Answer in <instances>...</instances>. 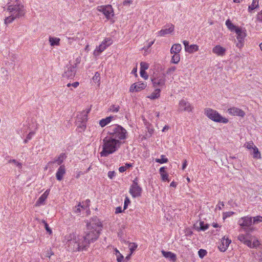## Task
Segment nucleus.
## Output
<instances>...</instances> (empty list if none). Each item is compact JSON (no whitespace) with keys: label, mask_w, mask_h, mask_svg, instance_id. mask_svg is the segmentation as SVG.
<instances>
[{"label":"nucleus","mask_w":262,"mask_h":262,"mask_svg":"<svg viewBox=\"0 0 262 262\" xmlns=\"http://www.w3.org/2000/svg\"><path fill=\"white\" fill-rule=\"evenodd\" d=\"M140 75L142 77L144 78L145 79H147L148 77V75L145 72V71L140 70Z\"/></svg>","instance_id":"09e8293b"},{"label":"nucleus","mask_w":262,"mask_h":262,"mask_svg":"<svg viewBox=\"0 0 262 262\" xmlns=\"http://www.w3.org/2000/svg\"><path fill=\"white\" fill-rule=\"evenodd\" d=\"M258 1L259 0H253L252 4L249 6V10H254L258 6Z\"/></svg>","instance_id":"f704fd0d"},{"label":"nucleus","mask_w":262,"mask_h":262,"mask_svg":"<svg viewBox=\"0 0 262 262\" xmlns=\"http://www.w3.org/2000/svg\"><path fill=\"white\" fill-rule=\"evenodd\" d=\"M180 60V57L179 54H173V55L171 57L170 62L173 63H178Z\"/></svg>","instance_id":"7c9ffc66"},{"label":"nucleus","mask_w":262,"mask_h":262,"mask_svg":"<svg viewBox=\"0 0 262 262\" xmlns=\"http://www.w3.org/2000/svg\"><path fill=\"white\" fill-rule=\"evenodd\" d=\"M183 44L185 46V51L187 52L192 53L193 51H196L198 50V46L197 45H189V42L188 41H183Z\"/></svg>","instance_id":"6ab92c4d"},{"label":"nucleus","mask_w":262,"mask_h":262,"mask_svg":"<svg viewBox=\"0 0 262 262\" xmlns=\"http://www.w3.org/2000/svg\"><path fill=\"white\" fill-rule=\"evenodd\" d=\"M9 163H13L15 166L17 167L19 169L22 167V164L16 160H10L8 162Z\"/></svg>","instance_id":"c9c22d12"},{"label":"nucleus","mask_w":262,"mask_h":262,"mask_svg":"<svg viewBox=\"0 0 262 262\" xmlns=\"http://www.w3.org/2000/svg\"><path fill=\"white\" fill-rule=\"evenodd\" d=\"M179 109L181 111L187 112H190L192 110L190 103L184 99H182L180 101Z\"/></svg>","instance_id":"2eb2a0df"},{"label":"nucleus","mask_w":262,"mask_h":262,"mask_svg":"<svg viewBox=\"0 0 262 262\" xmlns=\"http://www.w3.org/2000/svg\"><path fill=\"white\" fill-rule=\"evenodd\" d=\"M257 19L259 21L262 22V10L257 14Z\"/></svg>","instance_id":"5fc2aeb1"},{"label":"nucleus","mask_w":262,"mask_h":262,"mask_svg":"<svg viewBox=\"0 0 262 262\" xmlns=\"http://www.w3.org/2000/svg\"><path fill=\"white\" fill-rule=\"evenodd\" d=\"M146 87V83L143 82H138L133 84L129 89L130 92H139L144 90Z\"/></svg>","instance_id":"4468645a"},{"label":"nucleus","mask_w":262,"mask_h":262,"mask_svg":"<svg viewBox=\"0 0 262 262\" xmlns=\"http://www.w3.org/2000/svg\"><path fill=\"white\" fill-rule=\"evenodd\" d=\"M102 224L97 218L93 219L87 224V229L83 239L78 244L79 248L85 249L91 242H94L99 236L102 230Z\"/></svg>","instance_id":"f257e3e1"},{"label":"nucleus","mask_w":262,"mask_h":262,"mask_svg":"<svg viewBox=\"0 0 262 262\" xmlns=\"http://www.w3.org/2000/svg\"><path fill=\"white\" fill-rule=\"evenodd\" d=\"M67 156L64 153H61L58 157L54 159V160L52 161H50L48 163V165H52L55 163H57V164L59 165H61L62 163L63 162V160L66 159Z\"/></svg>","instance_id":"aec40b11"},{"label":"nucleus","mask_w":262,"mask_h":262,"mask_svg":"<svg viewBox=\"0 0 262 262\" xmlns=\"http://www.w3.org/2000/svg\"><path fill=\"white\" fill-rule=\"evenodd\" d=\"M260 222H262V216L258 215L253 217L252 220V224H257Z\"/></svg>","instance_id":"e433bc0d"},{"label":"nucleus","mask_w":262,"mask_h":262,"mask_svg":"<svg viewBox=\"0 0 262 262\" xmlns=\"http://www.w3.org/2000/svg\"><path fill=\"white\" fill-rule=\"evenodd\" d=\"M221 244L219 246V249L221 252H225L227 249L231 241L224 236L221 241Z\"/></svg>","instance_id":"dca6fc26"},{"label":"nucleus","mask_w":262,"mask_h":262,"mask_svg":"<svg viewBox=\"0 0 262 262\" xmlns=\"http://www.w3.org/2000/svg\"><path fill=\"white\" fill-rule=\"evenodd\" d=\"M204 114L214 122L223 123H227L228 122V119L223 117L216 111L211 108H205Z\"/></svg>","instance_id":"39448f33"},{"label":"nucleus","mask_w":262,"mask_h":262,"mask_svg":"<svg viewBox=\"0 0 262 262\" xmlns=\"http://www.w3.org/2000/svg\"><path fill=\"white\" fill-rule=\"evenodd\" d=\"M161 159H156L155 161L161 164L167 163L168 161V159L165 158V156L161 155Z\"/></svg>","instance_id":"72a5a7b5"},{"label":"nucleus","mask_w":262,"mask_h":262,"mask_svg":"<svg viewBox=\"0 0 262 262\" xmlns=\"http://www.w3.org/2000/svg\"><path fill=\"white\" fill-rule=\"evenodd\" d=\"M209 227V225L207 224H204V222L201 221L200 222V230L205 231Z\"/></svg>","instance_id":"4c0bfd02"},{"label":"nucleus","mask_w":262,"mask_h":262,"mask_svg":"<svg viewBox=\"0 0 262 262\" xmlns=\"http://www.w3.org/2000/svg\"><path fill=\"white\" fill-rule=\"evenodd\" d=\"M129 247L130 252V254H132V253L135 251V250L137 248V245H136L134 243H130L129 245Z\"/></svg>","instance_id":"58836bf2"},{"label":"nucleus","mask_w":262,"mask_h":262,"mask_svg":"<svg viewBox=\"0 0 262 262\" xmlns=\"http://www.w3.org/2000/svg\"><path fill=\"white\" fill-rule=\"evenodd\" d=\"M93 79L95 82H99L100 79V74L98 72H96Z\"/></svg>","instance_id":"c03bdc74"},{"label":"nucleus","mask_w":262,"mask_h":262,"mask_svg":"<svg viewBox=\"0 0 262 262\" xmlns=\"http://www.w3.org/2000/svg\"><path fill=\"white\" fill-rule=\"evenodd\" d=\"M161 90L160 89H156L147 98L150 99H155L158 98L160 96Z\"/></svg>","instance_id":"a878e982"},{"label":"nucleus","mask_w":262,"mask_h":262,"mask_svg":"<svg viewBox=\"0 0 262 262\" xmlns=\"http://www.w3.org/2000/svg\"><path fill=\"white\" fill-rule=\"evenodd\" d=\"M66 173V168L64 165H60L58 168L56 173V177L57 180L61 181L62 180L63 176Z\"/></svg>","instance_id":"412c9836"},{"label":"nucleus","mask_w":262,"mask_h":262,"mask_svg":"<svg viewBox=\"0 0 262 262\" xmlns=\"http://www.w3.org/2000/svg\"><path fill=\"white\" fill-rule=\"evenodd\" d=\"M249 235V233L247 234H241L238 236L237 239L248 247H251V240L247 238Z\"/></svg>","instance_id":"a211bd4d"},{"label":"nucleus","mask_w":262,"mask_h":262,"mask_svg":"<svg viewBox=\"0 0 262 262\" xmlns=\"http://www.w3.org/2000/svg\"><path fill=\"white\" fill-rule=\"evenodd\" d=\"M60 38L57 37H50L49 41L51 46H59Z\"/></svg>","instance_id":"bb28decb"},{"label":"nucleus","mask_w":262,"mask_h":262,"mask_svg":"<svg viewBox=\"0 0 262 262\" xmlns=\"http://www.w3.org/2000/svg\"><path fill=\"white\" fill-rule=\"evenodd\" d=\"M165 169L166 168L164 167H162L160 168L159 171L161 175L162 174V173H166Z\"/></svg>","instance_id":"69168bd1"},{"label":"nucleus","mask_w":262,"mask_h":262,"mask_svg":"<svg viewBox=\"0 0 262 262\" xmlns=\"http://www.w3.org/2000/svg\"><path fill=\"white\" fill-rule=\"evenodd\" d=\"M199 255L201 258L204 257L207 254V251L204 249H200L199 252Z\"/></svg>","instance_id":"a18cd8bd"},{"label":"nucleus","mask_w":262,"mask_h":262,"mask_svg":"<svg viewBox=\"0 0 262 262\" xmlns=\"http://www.w3.org/2000/svg\"><path fill=\"white\" fill-rule=\"evenodd\" d=\"M35 134V133L33 132H31L29 133V134L27 136V139L31 140L33 137V136Z\"/></svg>","instance_id":"13d9d810"},{"label":"nucleus","mask_w":262,"mask_h":262,"mask_svg":"<svg viewBox=\"0 0 262 262\" xmlns=\"http://www.w3.org/2000/svg\"><path fill=\"white\" fill-rule=\"evenodd\" d=\"M79 84V83L78 82H75L73 83H72V86L75 88H77Z\"/></svg>","instance_id":"338daca9"},{"label":"nucleus","mask_w":262,"mask_h":262,"mask_svg":"<svg viewBox=\"0 0 262 262\" xmlns=\"http://www.w3.org/2000/svg\"><path fill=\"white\" fill-rule=\"evenodd\" d=\"M226 52V49L221 46L220 45H216L212 49V52L219 56H224Z\"/></svg>","instance_id":"f3484780"},{"label":"nucleus","mask_w":262,"mask_h":262,"mask_svg":"<svg viewBox=\"0 0 262 262\" xmlns=\"http://www.w3.org/2000/svg\"><path fill=\"white\" fill-rule=\"evenodd\" d=\"M120 107L119 105H112L110 106L109 110L112 112H118Z\"/></svg>","instance_id":"ea45409f"},{"label":"nucleus","mask_w":262,"mask_h":262,"mask_svg":"<svg viewBox=\"0 0 262 262\" xmlns=\"http://www.w3.org/2000/svg\"><path fill=\"white\" fill-rule=\"evenodd\" d=\"M116 173L114 171H110L108 172V177L111 179H112L115 176Z\"/></svg>","instance_id":"603ef678"},{"label":"nucleus","mask_w":262,"mask_h":262,"mask_svg":"<svg viewBox=\"0 0 262 262\" xmlns=\"http://www.w3.org/2000/svg\"><path fill=\"white\" fill-rule=\"evenodd\" d=\"M259 242L257 239H255L253 241V242H251V247H249V248H256L259 245Z\"/></svg>","instance_id":"49530a36"},{"label":"nucleus","mask_w":262,"mask_h":262,"mask_svg":"<svg viewBox=\"0 0 262 262\" xmlns=\"http://www.w3.org/2000/svg\"><path fill=\"white\" fill-rule=\"evenodd\" d=\"M46 198L43 194L39 198L36 202V206H40L43 204L45 201L47 199Z\"/></svg>","instance_id":"473e14b6"},{"label":"nucleus","mask_w":262,"mask_h":262,"mask_svg":"<svg viewBox=\"0 0 262 262\" xmlns=\"http://www.w3.org/2000/svg\"><path fill=\"white\" fill-rule=\"evenodd\" d=\"M54 255V253L51 251V250H50L47 251V257H48L49 258H50L52 255Z\"/></svg>","instance_id":"e2e57ef3"},{"label":"nucleus","mask_w":262,"mask_h":262,"mask_svg":"<svg viewBox=\"0 0 262 262\" xmlns=\"http://www.w3.org/2000/svg\"><path fill=\"white\" fill-rule=\"evenodd\" d=\"M235 32L237 34V40L239 42H242L246 36V33L239 28L236 29Z\"/></svg>","instance_id":"b1692460"},{"label":"nucleus","mask_w":262,"mask_h":262,"mask_svg":"<svg viewBox=\"0 0 262 262\" xmlns=\"http://www.w3.org/2000/svg\"><path fill=\"white\" fill-rule=\"evenodd\" d=\"M123 256L121 255V254L119 253V255H117V261L118 262H122L123 259Z\"/></svg>","instance_id":"4d7b16f0"},{"label":"nucleus","mask_w":262,"mask_h":262,"mask_svg":"<svg viewBox=\"0 0 262 262\" xmlns=\"http://www.w3.org/2000/svg\"><path fill=\"white\" fill-rule=\"evenodd\" d=\"M224 206V204L223 202H219L216 208H218L219 210H221L222 209V207H223Z\"/></svg>","instance_id":"680f3d73"},{"label":"nucleus","mask_w":262,"mask_h":262,"mask_svg":"<svg viewBox=\"0 0 262 262\" xmlns=\"http://www.w3.org/2000/svg\"><path fill=\"white\" fill-rule=\"evenodd\" d=\"M161 252L163 256H164L165 257L169 258L170 260L172 261L173 262L176 261L177 257L175 254L171 252H166L164 250H162Z\"/></svg>","instance_id":"4be33fe9"},{"label":"nucleus","mask_w":262,"mask_h":262,"mask_svg":"<svg viewBox=\"0 0 262 262\" xmlns=\"http://www.w3.org/2000/svg\"><path fill=\"white\" fill-rule=\"evenodd\" d=\"M122 212V208L121 207H117L115 210L116 213H119Z\"/></svg>","instance_id":"0e129e2a"},{"label":"nucleus","mask_w":262,"mask_h":262,"mask_svg":"<svg viewBox=\"0 0 262 262\" xmlns=\"http://www.w3.org/2000/svg\"><path fill=\"white\" fill-rule=\"evenodd\" d=\"M238 224L246 232H250L254 230V228L251 227L252 224V217L246 216L241 217L238 221Z\"/></svg>","instance_id":"0eeeda50"},{"label":"nucleus","mask_w":262,"mask_h":262,"mask_svg":"<svg viewBox=\"0 0 262 262\" xmlns=\"http://www.w3.org/2000/svg\"><path fill=\"white\" fill-rule=\"evenodd\" d=\"M107 47L106 46L105 42H104L103 41L101 44L99 45V47H97L94 51V55L96 56L99 55V54L102 52Z\"/></svg>","instance_id":"5701e85b"},{"label":"nucleus","mask_w":262,"mask_h":262,"mask_svg":"<svg viewBox=\"0 0 262 262\" xmlns=\"http://www.w3.org/2000/svg\"><path fill=\"white\" fill-rule=\"evenodd\" d=\"M113 118V117H107L105 119H103L101 120L99 122V124L101 127H104L105 125H106L107 124H108L112 119Z\"/></svg>","instance_id":"cd10ccee"},{"label":"nucleus","mask_w":262,"mask_h":262,"mask_svg":"<svg viewBox=\"0 0 262 262\" xmlns=\"http://www.w3.org/2000/svg\"><path fill=\"white\" fill-rule=\"evenodd\" d=\"M84 208V206L79 203L77 206H76L74 208H73V211L75 213L79 215L81 210L83 209Z\"/></svg>","instance_id":"c756f323"},{"label":"nucleus","mask_w":262,"mask_h":262,"mask_svg":"<svg viewBox=\"0 0 262 262\" xmlns=\"http://www.w3.org/2000/svg\"><path fill=\"white\" fill-rule=\"evenodd\" d=\"M176 70V67H171L168 69L167 70V74H170L171 73L174 72Z\"/></svg>","instance_id":"3c124183"},{"label":"nucleus","mask_w":262,"mask_h":262,"mask_svg":"<svg viewBox=\"0 0 262 262\" xmlns=\"http://www.w3.org/2000/svg\"><path fill=\"white\" fill-rule=\"evenodd\" d=\"M88 113L89 111H83L77 114L76 125L78 132H83L85 129Z\"/></svg>","instance_id":"423d86ee"},{"label":"nucleus","mask_w":262,"mask_h":262,"mask_svg":"<svg viewBox=\"0 0 262 262\" xmlns=\"http://www.w3.org/2000/svg\"><path fill=\"white\" fill-rule=\"evenodd\" d=\"M97 10L102 12L107 19H111V17L114 15V10L110 5L98 6Z\"/></svg>","instance_id":"1a4fd4ad"},{"label":"nucleus","mask_w":262,"mask_h":262,"mask_svg":"<svg viewBox=\"0 0 262 262\" xmlns=\"http://www.w3.org/2000/svg\"><path fill=\"white\" fill-rule=\"evenodd\" d=\"M133 2L132 1H130V0H126V1H124L123 3V5L124 6H127V5H130V4H132Z\"/></svg>","instance_id":"bf43d9fd"},{"label":"nucleus","mask_w":262,"mask_h":262,"mask_svg":"<svg viewBox=\"0 0 262 262\" xmlns=\"http://www.w3.org/2000/svg\"><path fill=\"white\" fill-rule=\"evenodd\" d=\"M122 141L107 136L103 139L102 150L100 152L101 157H107L116 151L120 148Z\"/></svg>","instance_id":"f03ea898"},{"label":"nucleus","mask_w":262,"mask_h":262,"mask_svg":"<svg viewBox=\"0 0 262 262\" xmlns=\"http://www.w3.org/2000/svg\"><path fill=\"white\" fill-rule=\"evenodd\" d=\"M151 79L155 88L162 87L165 85L166 79L163 74H154Z\"/></svg>","instance_id":"6e6552de"},{"label":"nucleus","mask_w":262,"mask_h":262,"mask_svg":"<svg viewBox=\"0 0 262 262\" xmlns=\"http://www.w3.org/2000/svg\"><path fill=\"white\" fill-rule=\"evenodd\" d=\"M140 66H141L140 70L145 71L149 67L148 64L146 62H141L140 63Z\"/></svg>","instance_id":"37998d69"},{"label":"nucleus","mask_w":262,"mask_h":262,"mask_svg":"<svg viewBox=\"0 0 262 262\" xmlns=\"http://www.w3.org/2000/svg\"><path fill=\"white\" fill-rule=\"evenodd\" d=\"M137 180V178L134 180L129 189V193L134 198L140 196L142 191V188L138 185Z\"/></svg>","instance_id":"9d476101"},{"label":"nucleus","mask_w":262,"mask_h":262,"mask_svg":"<svg viewBox=\"0 0 262 262\" xmlns=\"http://www.w3.org/2000/svg\"><path fill=\"white\" fill-rule=\"evenodd\" d=\"M162 180L163 181H168L169 182V180L168 179V175L166 173H162V174L161 175Z\"/></svg>","instance_id":"de8ad7c7"},{"label":"nucleus","mask_w":262,"mask_h":262,"mask_svg":"<svg viewBox=\"0 0 262 262\" xmlns=\"http://www.w3.org/2000/svg\"><path fill=\"white\" fill-rule=\"evenodd\" d=\"M50 189H47L43 193V194L47 198L49 193H50Z\"/></svg>","instance_id":"774afa93"},{"label":"nucleus","mask_w":262,"mask_h":262,"mask_svg":"<svg viewBox=\"0 0 262 262\" xmlns=\"http://www.w3.org/2000/svg\"><path fill=\"white\" fill-rule=\"evenodd\" d=\"M104 42H105V44L106 45V46L107 47L110 46L113 43V40L112 38H105L104 40Z\"/></svg>","instance_id":"79ce46f5"},{"label":"nucleus","mask_w":262,"mask_h":262,"mask_svg":"<svg viewBox=\"0 0 262 262\" xmlns=\"http://www.w3.org/2000/svg\"><path fill=\"white\" fill-rule=\"evenodd\" d=\"M254 144L253 142L248 143L247 145V148L249 149H253Z\"/></svg>","instance_id":"6e6d98bb"},{"label":"nucleus","mask_w":262,"mask_h":262,"mask_svg":"<svg viewBox=\"0 0 262 262\" xmlns=\"http://www.w3.org/2000/svg\"><path fill=\"white\" fill-rule=\"evenodd\" d=\"M43 223L45 224V227L46 228V230L50 234L52 233V230L50 229V228L49 227L48 224L45 221H43Z\"/></svg>","instance_id":"8fccbe9b"},{"label":"nucleus","mask_w":262,"mask_h":262,"mask_svg":"<svg viewBox=\"0 0 262 262\" xmlns=\"http://www.w3.org/2000/svg\"><path fill=\"white\" fill-rule=\"evenodd\" d=\"M104 42H105V44L106 45V46L107 47L110 46L113 43V40L112 38H105L104 40Z\"/></svg>","instance_id":"a19ab883"},{"label":"nucleus","mask_w":262,"mask_h":262,"mask_svg":"<svg viewBox=\"0 0 262 262\" xmlns=\"http://www.w3.org/2000/svg\"><path fill=\"white\" fill-rule=\"evenodd\" d=\"M126 170V166H121L119 168L120 172H123Z\"/></svg>","instance_id":"052dcab7"},{"label":"nucleus","mask_w":262,"mask_h":262,"mask_svg":"<svg viewBox=\"0 0 262 262\" xmlns=\"http://www.w3.org/2000/svg\"><path fill=\"white\" fill-rule=\"evenodd\" d=\"M165 27L166 28L162 29L158 32L159 36H163L166 34H170L174 31V26L172 24H167Z\"/></svg>","instance_id":"f8f14e48"},{"label":"nucleus","mask_w":262,"mask_h":262,"mask_svg":"<svg viewBox=\"0 0 262 262\" xmlns=\"http://www.w3.org/2000/svg\"><path fill=\"white\" fill-rule=\"evenodd\" d=\"M76 66L77 64L75 63V66L70 65L69 67H67V69L64 72V76L68 78H73L76 74Z\"/></svg>","instance_id":"9b49d317"},{"label":"nucleus","mask_w":262,"mask_h":262,"mask_svg":"<svg viewBox=\"0 0 262 262\" xmlns=\"http://www.w3.org/2000/svg\"><path fill=\"white\" fill-rule=\"evenodd\" d=\"M228 113L233 116H238L241 117H244L245 115L244 111L239 109V108L233 107L228 108L227 110Z\"/></svg>","instance_id":"ddd939ff"},{"label":"nucleus","mask_w":262,"mask_h":262,"mask_svg":"<svg viewBox=\"0 0 262 262\" xmlns=\"http://www.w3.org/2000/svg\"><path fill=\"white\" fill-rule=\"evenodd\" d=\"M10 15L5 19V24L7 25L12 23L15 19L19 18L25 14L26 11L24 6L21 4L10 5L8 7Z\"/></svg>","instance_id":"7ed1b4c3"},{"label":"nucleus","mask_w":262,"mask_h":262,"mask_svg":"<svg viewBox=\"0 0 262 262\" xmlns=\"http://www.w3.org/2000/svg\"><path fill=\"white\" fill-rule=\"evenodd\" d=\"M226 25L227 26V28L231 30L232 31H236V29L238 28V27H237L234 25L232 23V22L230 21L229 19H227L226 21Z\"/></svg>","instance_id":"c85d7f7f"},{"label":"nucleus","mask_w":262,"mask_h":262,"mask_svg":"<svg viewBox=\"0 0 262 262\" xmlns=\"http://www.w3.org/2000/svg\"><path fill=\"white\" fill-rule=\"evenodd\" d=\"M253 150V158L255 159H260L261 158V155L257 147L255 146H254Z\"/></svg>","instance_id":"2f4dec72"},{"label":"nucleus","mask_w":262,"mask_h":262,"mask_svg":"<svg viewBox=\"0 0 262 262\" xmlns=\"http://www.w3.org/2000/svg\"><path fill=\"white\" fill-rule=\"evenodd\" d=\"M130 203V201L128 198H126L124 201V209H126L128 206V204Z\"/></svg>","instance_id":"864d4df0"},{"label":"nucleus","mask_w":262,"mask_h":262,"mask_svg":"<svg viewBox=\"0 0 262 262\" xmlns=\"http://www.w3.org/2000/svg\"><path fill=\"white\" fill-rule=\"evenodd\" d=\"M181 49L182 47L180 44H174L172 46L170 49V53L171 54H179Z\"/></svg>","instance_id":"393cba45"},{"label":"nucleus","mask_w":262,"mask_h":262,"mask_svg":"<svg viewBox=\"0 0 262 262\" xmlns=\"http://www.w3.org/2000/svg\"><path fill=\"white\" fill-rule=\"evenodd\" d=\"M108 136L112 138L119 140V141L125 140L128 136L126 130L117 124L112 125L108 128Z\"/></svg>","instance_id":"20e7f679"}]
</instances>
